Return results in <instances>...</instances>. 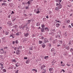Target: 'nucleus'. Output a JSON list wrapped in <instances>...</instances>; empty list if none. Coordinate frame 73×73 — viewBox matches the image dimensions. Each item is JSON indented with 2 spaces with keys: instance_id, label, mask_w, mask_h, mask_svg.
I'll list each match as a JSON object with an SVG mask.
<instances>
[{
  "instance_id": "nucleus-1",
  "label": "nucleus",
  "mask_w": 73,
  "mask_h": 73,
  "mask_svg": "<svg viewBox=\"0 0 73 73\" xmlns=\"http://www.w3.org/2000/svg\"><path fill=\"white\" fill-rule=\"evenodd\" d=\"M35 12H36V13L37 14L39 13H40V12H41V9H40V8L38 9H35Z\"/></svg>"
},
{
  "instance_id": "nucleus-2",
  "label": "nucleus",
  "mask_w": 73,
  "mask_h": 73,
  "mask_svg": "<svg viewBox=\"0 0 73 73\" xmlns=\"http://www.w3.org/2000/svg\"><path fill=\"white\" fill-rule=\"evenodd\" d=\"M4 65H3V62H1L0 63V68L1 69H3L4 68Z\"/></svg>"
},
{
  "instance_id": "nucleus-3",
  "label": "nucleus",
  "mask_w": 73,
  "mask_h": 73,
  "mask_svg": "<svg viewBox=\"0 0 73 73\" xmlns=\"http://www.w3.org/2000/svg\"><path fill=\"white\" fill-rule=\"evenodd\" d=\"M25 26L24 25H21V26H19V27L20 29H22L23 28V30H24V28Z\"/></svg>"
},
{
  "instance_id": "nucleus-4",
  "label": "nucleus",
  "mask_w": 73,
  "mask_h": 73,
  "mask_svg": "<svg viewBox=\"0 0 73 73\" xmlns=\"http://www.w3.org/2000/svg\"><path fill=\"white\" fill-rule=\"evenodd\" d=\"M20 65V64L19 62H17L15 64V66H16V67H18Z\"/></svg>"
},
{
  "instance_id": "nucleus-5",
  "label": "nucleus",
  "mask_w": 73,
  "mask_h": 73,
  "mask_svg": "<svg viewBox=\"0 0 73 73\" xmlns=\"http://www.w3.org/2000/svg\"><path fill=\"white\" fill-rule=\"evenodd\" d=\"M60 26V24L59 23H57L56 24V26L57 28H59V27Z\"/></svg>"
},
{
  "instance_id": "nucleus-6",
  "label": "nucleus",
  "mask_w": 73,
  "mask_h": 73,
  "mask_svg": "<svg viewBox=\"0 0 73 73\" xmlns=\"http://www.w3.org/2000/svg\"><path fill=\"white\" fill-rule=\"evenodd\" d=\"M28 35H29V33H25L24 34V36L25 37H27L28 36Z\"/></svg>"
},
{
  "instance_id": "nucleus-7",
  "label": "nucleus",
  "mask_w": 73,
  "mask_h": 73,
  "mask_svg": "<svg viewBox=\"0 0 73 73\" xmlns=\"http://www.w3.org/2000/svg\"><path fill=\"white\" fill-rule=\"evenodd\" d=\"M15 36V34L13 33H12L10 35V37H12V38H14V37H13V36Z\"/></svg>"
},
{
  "instance_id": "nucleus-8",
  "label": "nucleus",
  "mask_w": 73,
  "mask_h": 73,
  "mask_svg": "<svg viewBox=\"0 0 73 73\" xmlns=\"http://www.w3.org/2000/svg\"><path fill=\"white\" fill-rule=\"evenodd\" d=\"M49 70L50 72H52L53 71L54 69L53 68H49Z\"/></svg>"
},
{
  "instance_id": "nucleus-9",
  "label": "nucleus",
  "mask_w": 73,
  "mask_h": 73,
  "mask_svg": "<svg viewBox=\"0 0 73 73\" xmlns=\"http://www.w3.org/2000/svg\"><path fill=\"white\" fill-rule=\"evenodd\" d=\"M56 38H60V35H59L58 34L56 35Z\"/></svg>"
},
{
  "instance_id": "nucleus-10",
  "label": "nucleus",
  "mask_w": 73,
  "mask_h": 73,
  "mask_svg": "<svg viewBox=\"0 0 73 73\" xmlns=\"http://www.w3.org/2000/svg\"><path fill=\"white\" fill-rule=\"evenodd\" d=\"M7 24L10 25H12V22L11 21H9L7 22Z\"/></svg>"
},
{
  "instance_id": "nucleus-11",
  "label": "nucleus",
  "mask_w": 73,
  "mask_h": 73,
  "mask_svg": "<svg viewBox=\"0 0 73 73\" xmlns=\"http://www.w3.org/2000/svg\"><path fill=\"white\" fill-rule=\"evenodd\" d=\"M32 71H35L36 73H37V70L35 69H32L31 70Z\"/></svg>"
},
{
  "instance_id": "nucleus-12",
  "label": "nucleus",
  "mask_w": 73,
  "mask_h": 73,
  "mask_svg": "<svg viewBox=\"0 0 73 73\" xmlns=\"http://www.w3.org/2000/svg\"><path fill=\"white\" fill-rule=\"evenodd\" d=\"M40 31L42 32H44L45 31L44 30V29L43 28H42L41 29Z\"/></svg>"
},
{
  "instance_id": "nucleus-13",
  "label": "nucleus",
  "mask_w": 73,
  "mask_h": 73,
  "mask_svg": "<svg viewBox=\"0 0 73 73\" xmlns=\"http://www.w3.org/2000/svg\"><path fill=\"white\" fill-rule=\"evenodd\" d=\"M45 46H46V45H45L44 44H43L42 45V48H45Z\"/></svg>"
},
{
  "instance_id": "nucleus-14",
  "label": "nucleus",
  "mask_w": 73,
  "mask_h": 73,
  "mask_svg": "<svg viewBox=\"0 0 73 73\" xmlns=\"http://www.w3.org/2000/svg\"><path fill=\"white\" fill-rule=\"evenodd\" d=\"M41 26L42 28H45V25L43 24H41Z\"/></svg>"
},
{
  "instance_id": "nucleus-15",
  "label": "nucleus",
  "mask_w": 73,
  "mask_h": 73,
  "mask_svg": "<svg viewBox=\"0 0 73 73\" xmlns=\"http://www.w3.org/2000/svg\"><path fill=\"white\" fill-rule=\"evenodd\" d=\"M36 26H37L38 27V26H40V23H36Z\"/></svg>"
},
{
  "instance_id": "nucleus-16",
  "label": "nucleus",
  "mask_w": 73,
  "mask_h": 73,
  "mask_svg": "<svg viewBox=\"0 0 73 73\" xmlns=\"http://www.w3.org/2000/svg\"><path fill=\"white\" fill-rule=\"evenodd\" d=\"M62 5H59V6L58 7H59V9H61V8H62Z\"/></svg>"
},
{
  "instance_id": "nucleus-17",
  "label": "nucleus",
  "mask_w": 73,
  "mask_h": 73,
  "mask_svg": "<svg viewBox=\"0 0 73 73\" xmlns=\"http://www.w3.org/2000/svg\"><path fill=\"white\" fill-rule=\"evenodd\" d=\"M46 72V70L45 69H44L43 70L42 72V73H45Z\"/></svg>"
},
{
  "instance_id": "nucleus-18",
  "label": "nucleus",
  "mask_w": 73,
  "mask_h": 73,
  "mask_svg": "<svg viewBox=\"0 0 73 73\" xmlns=\"http://www.w3.org/2000/svg\"><path fill=\"white\" fill-rule=\"evenodd\" d=\"M27 24H29L30 23H31V20H29L27 21Z\"/></svg>"
},
{
  "instance_id": "nucleus-19",
  "label": "nucleus",
  "mask_w": 73,
  "mask_h": 73,
  "mask_svg": "<svg viewBox=\"0 0 73 73\" xmlns=\"http://www.w3.org/2000/svg\"><path fill=\"white\" fill-rule=\"evenodd\" d=\"M44 42L46 43V42H49V41L48 40V39H46V40H44Z\"/></svg>"
},
{
  "instance_id": "nucleus-20",
  "label": "nucleus",
  "mask_w": 73,
  "mask_h": 73,
  "mask_svg": "<svg viewBox=\"0 0 73 73\" xmlns=\"http://www.w3.org/2000/svg\"><path fill=\"white\" fill-rule=\"evenodd\" d=\"M0 51L1 52V53H3L4 50H3V48H2L1 50H0Z\"/></svg>"
},
{
  "instance_id": "nucleus-21",
  "label": "nucleus",
  "mask_w": 73,
  "mask_h": 73,
  "mask_svg": "<svg viewBox=\"0 0 73 73\" xmlns=\"http://www.w3.org/2000/svg\"><path fill=\"white\" fill-rule=\"evenodd\" d=\"M44 29L45 31H49V29H48V27L45 28Z\"/></svg>"
},
{
  "instance_id": "nucleus-22",
  "label": "nucleus",
  "mask_w": 73,
  "mask_h": 73,
  "mask_svg": "<svg viewBox=\"0 0 73 73\" xmlns=\"http://www.w3.org/2000/svg\"><path fill=\"white\" fill-rule=\"evenodd\" d=\"M50 34H51V35H52L53 36H54V35H55V34H54V33L53 32L51 33H49V35H50Z\"/></svg>"
},
{
  "instance_id": "nucleus-23",
  "label": "nucleus",
  "mask_w": 73,
  "mask_h": 73,
  "mask_svg": "<svg viewBox=\"0 0 73 73\" xmlns=\"http://www.w3.org/2000/svg\"><path fill=\"white\" fill-rule=\"evenodd\" d=\"M70 48V47H69V46H68L66 47V49H67V50H69Z\"/></svg>"
},
{
  "instance_id": "nucleus-24",
  "label": "nucleus",
  "mask_w": 73,
  "mask_h": 73,
  "mask_svg": "<svg viewBox=\"0 0 73 73\" xmlns=\"http://www.w3.org/2000/svg\"><path fill=\"white\" fill-rule=\"evenodd\" d=\"M40 38V39H42V40L43 39H44V37L42 36H40L39 37Z\"/></svg>"
},
{
  "instance_id": "nucleus-25",
  "label": "nucleus",
  "mask_w": 73,
  "mask_h": 73,
  "mask_svg": "<svg viewBox=\"0 0 73 73\" xmlns=\"http://www.w3.org/2000/svg\"><path fill=\"white\" fill-rule=\"evenodd\" d=\"M51 32H56V30L54 29H53V30L52 29L51 30Z\"/></svg>"
},
{
  "instance_id": "nucleus-26",
  "label": "nucleus",
  "mask_w": 73,
  "mask_h": 73,
  "mask_svg": "<svg viewBox=\"0 0 73 73\" xmlns=\"http://www.w3.org/2000/svg\"><path fill=\"white\" fill-rule=\"evenodd\" d=\"M59 42L60 44H62V41L60 40H59Z\"/></svg>"
},
{
  "instance_id": "nucleus-27",
  "label": "nucleus",
  "mask_w": 73,
  "mask_h": 73,
  "mask_svg": "<svg viewBox=\"0 0 73 73\" xmlns=\"http://www.w3.org/2000/svg\"><path fill=\"white\" fill-rule=\"evenodd\" d=\"M12 61L13 62H16L17 61L15 59H13L12 60Z\"/></svg>"
},
{
  "instance_id": "nucleus-28",
  "label": "nucleus",
  "mask_w": 73,
  "mask_h": 73,
  "mask_svg": "<svg viewBox=\"0 0 73 73\" xmlns=\"http://www.w3.org/2000/svg\"><path fill=\"white\" fill-rule=\"evenodd\" d=\"M26 30L27 31H29V28H28V27H26Z\"/></svg>"
},
{
  "instance_id": "nucleus-29",
  "label": "nucleus",
  "mask_w": 73,
  "mask_h": 73,
  "mask_svg": "<svg viewBox=\"0 0 73 73\" xmlns=\"http://www.w3.org/2000/svg\"><path fill=\"white\" fill-rule=\"evenodd\" d=\"M59 7H56L55 10H58V9H59Z\"/></svg>"
},
{
  "instance_id": "nucleus-30",
  "label": "nucleus",
  "mask_w": 73,
  "mask_h": 73,
  "mask_svg": "<svg viewBox=\"0 0 73 73\" xmlns=\"http://www.w3.org/2000/svg\"><path fill=\"white\" fill-rule=\"evenodd\" d=\"M9 33V32H7V31H6L5 33V35H8V34Z\"/></svg>"
},
{
  "instance_id": "nucleus-31",
  "label": "nucleus",
  "mask_w": 73,
  "mask_h": 73,
  "mask_svg": "<svg viewBox=\"0 0 73 73\" xmlns=\"http://www.w3.org/2000/svg\"><path fill=\"white\" fill-rule=\"evenodd\" d=\"M6 4H7V3H3L2 4V5L3 6V5H6Z\"/></svg>"
},
{
  "instance_id": "nucleus-32",
  "label": "nucleus",
  "mask_w": 73,
  "mask_h": 73,
  "mask_svg": "<svg viewBox=\"0 0 73 73\" xmlns=\"http://www.w3.org/2000/svg\"><path fill=\"white\" fill-rule=\"evenodd\" d=\"M57 41V40H55L53 41V42L54 44H55V43H56V42Z\"/></svg>"
},
{
  "instance_id": "nucleus-33",
  "label": "nucleus",
  "mask_w": 73,
  "mask_h": 73,
  "mask_svg": "<svg viewBox=\"0 0 73 73\" xmlns=\"http://www.w3.org/2000/svg\"><path fill=\"white\" fill-rule=\"evenodd\" d=\"M70 20H69L66 21L67 23H68H68H70Z\"/></svg>"
},
{
  "instance_id": "nucleus-34",
  "label": "nucleus",
  "mask_w": 73,
  "mask_h": 73,
  "mask_svg": "<svg viewBox=\"0 0 73 73\" xmlns=\"http://www.w3.org/2000/svg\"><path fill=\"white\" fill-rule=\"evenodd\" d=\"M49 58V56H46L44 57V59H47L48 58Z\"/></svg>"
},
{
  "instance_id": "nucleus-35",
  "label": "nucleus",
  "mask_w": 73,
  "mask_h": 73,
  "mask_svg": "<svg viewBox=\"0 0 73 73\" xmlns=\"http://www.w3.org/2000/svg\"><path fill=\"white\" fill-rule=\"evenodd\" d=\"M29 60H27L26 61V64H29Z\"/></svg>"
},
{
  "instance_id": "nucleus-36",
  "label": "nucleus",
  "mask_w": 73,
  "mask_h": 73,
  "mask_svg": "<svg viewBox=\"0 0 73 73\" xmlns=\"http://www.w3.org/2000/svg\"><path fill=\"white\" fill-rule=\"evenodd\" d=\"M22 49V46H19L18 48V49Z\"/></svg>"
},
{
  "instance_id": "nucleus-37",
  "label": "nucleus",
  "mask_w": 73,
  "mask_h": 73,
  "mask_svg": "<svg viewBox=\"0 0 73 73\" xmlns=\"http://www.w3.org/2000/svg\"><path fill=\"white\" fill-rule=\"evenodd\" d=\"M15 42L16 44H18L19 43V41L18 40H16Z\"/></svg>"
},
{
  "instance_id": "nucleus-38",
  "label": "nucleus",
  "mask_w": 73,
  "mask_h": 73,
  "mask_svg": "<svg viewBox=\"0 0 73 73\" xmlns=\"http://www.w3.org/2000/svg\"><path fill=\"white\" fill-rule=\"evenodd\" d=\"M3 72H6V70L5 69H3Z\"/></svg>"
},
{
  "instance_id": "nucleus-39",
  "label": "nucleus",
  "mask_w": 73,
  "mask_h": 73,
  "mask_svg": "<svg viewBox=\"0 0 73 73\" xmlns=\"http://www.w3.org/2000/svg\"><path fill=\"white\" fill-rule=\"evenodd\" d=\"M39 42L40 44H42V41H39Z\"/></svg>"
},
{
  "instance_id": "nucleus-40",
  "label": "nucleus",
  "mask_w": 73,
  "mask_h": 73,
  "mask_svg": "<svg viewBox=\"0 0 73 73\" xmlns=\"http://www.w3.org/2000/svg\"><path fill=\"white\" fill-rule=\"evenodd\" d=\"M51 51V52H53V51H54V48H52Z\"/></svg>"
},
{
  "instance_id": "nucleus-41",
  "label": "nucleus",
  "mask_w": 73,
  "mask_h": 73,
  "mask_svg": "<svg viewBox=\"0 0 73 73\" xmlns=\"http://www.w3.org/2000/svg\"><path fill=\"white\" fill-rule=\"evenodd\" d=\"M66 65H67V66H70V64H67Z\"/></svg>"
},
{
  "instance_id": "nucleus-42",
  "label": "nucleus",
  "mask_w": 73,
  "mask_h": 73,
  "mask_svg": "<svg viewBox=\"0 0 73 73\" xmlns=\"http://www.w3.org/2000/svg\"><path fill=\"white\" fill-rule=\"evenodd\" d=\"M71 41L70 40V42L68 43V45H71V44H72V42H70Z\"/></svg>"
},
{
  "instance_id": "nucleus-43",
  "label": "nucleus",
  "mask_w": 73,
  "mask_h": 73,
  "mask_svg": "<svg viewBox=\"0 0 73 73\" xmlns=\"http://www.w3.org/2000/svg\"><path fill=\"white\" fill-rule=\"evenodd\" d=\"M19 70H17V71H15V73H19Z\"/></svg>"
},
{
  "instance_id": "nucleus-44",
  "label": "nucleus",
  "mask_w": 73,
  "mask_h": 73,
  "mask_svg": "<svg viewBox=\"0 0 73 73\" xmlns=\"http://www.w3.org/2000/svg\"><path fill=\"white\" fill-rule=\"evenodd\" d=\"M17 27H18V26L17 25H15L14 26L15 28H17Z\"/></svg>"
},
{
  "instance_id": "nucleus-45",
  "label": "nucleus",
  "mask_w": 73,
  "mask_h": 73,
  "mask_svg": "<svg viewBox=\"0 0 73 73\" xmlns=\"http://www.w3.org/2000/svg\"><path fill=\"white\" fill-rule=\"evenodd\" d=\"M16 53L17 54H20V52H16Z\"/></svg>"
},
{
  "instance_id": "nucleus-46",
  "label": "nucleus",
  "mask_w": 73,
  "mask_h": 73,
  "mask_svg": "<svg viewBox=\"0 0 73 73\" xmlns=\"http://www.w3.org/2000/svg\"><path fill=\"white\" fill-rule=\"evenodd\" d=\"M16 36H19V33H17L16 34Z\"/></svg>"
},
{
  "instance_id": "nucleus-47",
  "label": "nucleus",
  "mask_w": 73,
  "mask_h": 73,
  "mask_svg": "<svg viewBox=\"0 0 73 73\" xmlns=\"http://www.w3.org/2000/svg\"><path fill=\"white\" fill-rule=\"evenodd\" d=\"M68 28H72V26H71L70 25H69Z\"/></svg>"
},
{
  "instance_id": "nucleus-48",
  "label": "nucleus",
  "mask_w": 73,
  "mask_h": 73,
  "mask_svg": "<svg viewBox=\"0 0 73 73\" xmlns=\"http://www.w3.org/2000/svg\"><path fill=\"white\" fill-rule=\"evenodd\" d=\"M55 62L56 61L54 60L52 62V63H53V64H54V63H55Z\"/></svg>"
},
{
  "instance_id": "nucleus-49",
  "label": "nucleus",
  "mask_w": 73,
  "mask_h": 73,
  "mask_svg": "<svg viewBox=\"0 0 73 73\" xmlns=\"http://www.w3.org/2000/svg\"><path fill=\"white\" fill-rule=\"evenodd\" d=\"M17 49V48L16 47H15L14 48V50H16Z\"/></svg>"
},
{
  "instance_id": "nucleus-50",
  "label": "nucleus",
  "mask_w": 73,
  "mask_h": 73,
  "mask_svg": "<svg viewBox=\"0 0 73 73\" xmlns=\"http://www.w3.org/2000/svg\"><path fill=\"white\" fill-rule=\"evenodd\" d=\"M60 46H61V45L60 44H58L57 45V46L58 47H60Z\"/></svg>"
},
{
  "instance_id": "nucleus-51",
  "label": "nucleus",
  "mask_w": 73,
  "mask_h": 73,
  "mask_svg": "<svg viewBox=\"0 0 73 73\" xmlns=\"http://www.w3.org/2000/svg\"><path fill=\"white\" fill-rule=\"evenodd\" d=\"M71 52H73V49L72 48H71L70 49Z\"/></svg>"
},
{
  "instance_id": "nucleus-52",
  "label": "nucleus",
  "mask_w": 73,
  "mask_h": 73,
  "mask_svg": "<svg viewBox=\"0 0 73 73\" xmlns=\"http://www.w3.org/2000/svg\"><path fill=\"white\" fill-rule=\"evenodd\" d=\"M61 23V21H57V22H56V23Z\"/></svg>"
},
{
  "instance_id": "nucleus-53",
  "label": "nucleus",
  "mask_w": 73,
  "mask_h": 73,
  "mask_svg": "<svg viewBox=\"0 0 73 73\" xmlns=\"http://www.w3.org/2000/svg\"><path fill=\"white\" fill-rule=\"evenodd\" d=\"M12 1V0H8V1H9V2H11Z\"/></svg>"
},
{
  "instance_id": "nucleus-54",
  "label": "nucleus",
  "mask_w": 73,
  "mask_h": 73,
  "mask_svg": "<svg viewBox=\"0 0 73 73\" xmlns=\"http://www.w3.org/2000/svg\"><path fill=\"white\" fill-rule=\"evenodd\" d=\"M8 17L9 18H10V17H11V15H8Z\"/></svg>"
},
{
  "instance_id": "nucleus-55",
  "label": "nucleus",
  "mask_w": 73,
  "mask_h": 73,
  "mask_svg": "<svg viewBox=\"0 0 73 73\" xmlns=\"http://www.w3.org/2000/svg\"><path fill=\"white\" fill-rule=\"evenodd\" d=\"M30 1H28V2H27V3H28V4H30Z\"/></svg>"
},
{
  "instance_id": "nucleus-56",
  "label": "nucleus",
  "mask_w": 73,
  "mask_h": 73,
  "mask_svg": "<svg viewBox=\"0 0 73 73\" xmlns=\"http://www.w3.org/2000/svg\"><path fill=\"white\" fill-rule=\"evenodd\" d=\"M49 13L50 14L52 13V11H49Z\"/></svg>"
},
{
  "instance_id": "nucleus-57",
  "label": "nucleus",
  "mask_w": 73,
  "mask_h": 73,
  "mask_svg": "<svg viewBox=\"0 0 73 73\" xmlns=\"http://www.w3.org/2000/svg\"><path fill=\"white\" fill-rule=\"evenodd\" d=\"M61 66H65V64H61Z\"/></svg>"
},
{
  "instance_id": "nucleus-58",
  "label": "nucleus",
  "mask_w": 73,
  "mask_h": 73,
  "mask_svg": "<svg viewBox=\"0 0 73 73\" xmlns=\"http://www.w3.org/2000/svg\"><path fill=\"white\" fill-rule=\"evenodd\" d=\"M43 66H41L40 67V69H43Z\"/></svg>"
},
{
  "instance_id": "nucleus-59",
  "label": "nucleus",
  "mask_w": 73,
  "mask_h": 73,
  "mask_svg": "<svg viewBox=\"0 0 73 73\" xmlns=\"http://www.w3.org/2000/svg\"><path fill=\"white\" fill-rule=\"evenodd\" d=\"M12 32H15V30L14 29H13L12 30Z\"/></svg>"
},
{
  "instance_id": "nucleus-60",
  "label": "nucleus",
  "mask_w": 73,
  "mask_h": 73,
  "mask_svg": "<svg viewBox=\"0 0 73 73\" xmlns=\"http://www.w3.org/2000/svg\"><path fill=\"white\" fill-rule=\"evenodd\" d=\"M12 43L13 44H15V41H13L12 42Z\"/></svg>"
},
{
  "instance_id": "nucleus-61",
  "label": "nucleus",
  "mask_w": 73,
  "mask_h": 73,
  "mask_svg": "<svg viewBox=\"0 0 73 73\" xmlns=\"http://www.w3.org/2000/svg\"><path fill=\"white\" fill-rule=\"evenodd\" d=\"M59 0H56L55 1H56V2H58V1H59Z\"/></svg>"
},
{
  "instance_id": "nucleus-62",
  "label": "nucleus",
  "mask_w": 73,
  "mask_h": 73,
  "mask_svg": "<svg viewBox=\"0 0 73 73\" xmlns=\"http://www.w3.org/2000/svg\"><path fill=\"white\" fill-rule=\"evenodd\" d=\"M4 49H7L8 48V47H4Z\"/></svg>"
},
{
  "instance_id": "nucleus-63",
  "label": "nucleus",
  "mask_w": 73,
  "mask_h": 73,
  "mask_svg": "<svg viewBox=\"0 0 73 73\" xmlns=\"http://www.w3.org/2000/svg\"><path fill=\"white\" fill-rule=\"evenodd\" d=\"M27 59H28L27 57H24V59H26V60H27Z\"/></svg>"
},
{
  "instance_id": "nucleus-64",
  "label": "nucleus",
  "mask_w": 73,
  "mask_h": 73,
  "mask_svg": "<svg viewBox=\"0 0 73 73\" xmlns=\"http://www.w3.org/2000/svg\"><path fill=\"white\" fill-rule=\"evenodd\" d=\"M71 25L73 27V23H71Z\"/></svg>"
}]
</instances>
